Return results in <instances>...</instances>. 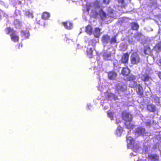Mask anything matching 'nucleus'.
I'll return each mask as SVG.
<instances>
[{
    "instance_id": "f257e3e1",
    "label": "nucleus",
    "mask_w": 161,
    "mask_h": 161,
    "mask_svg": "<svg viewBox=\"0 0 161 161\" xmlns=\"http://www.w3.org/2000/svg\"><path fill=\"white\" fill-rule=\"evenodd\" d=\"M84 10L89 12L91 11V15L96 16L99 14L102 19H104L106 16L105 13L102 10L99 8V3L98 1H96L92 3H87L86 4L85 9Z\"/></svg>"
},
{
    "instance_id": "f03ea898",
    "label": "nucleus",
    "mask_w": 161,
    "mask_h": 161,
    "mask_svg": "<svg viewBox=\"0 0 161 161\" xmlns=\"http://www.w3.org/2000/svg\"><path fill=\"white\" fill-rule=\"evenodd\" d=\"M122 117L123 119L126 121L125 124L126 128L130 130L132 129L134 126V123L131 120V115L125 112L123 113Z\"/></svg>"
},
{
    "instance_id": "7ed1b4c3",
    "label": "nucleus",
    "mask_w": 161,
    "mask_h": 161,
    "mask_svg": "<svg viewBox=\"0 0 161 161\" xmlns=\"http://www.w3.org/2000/svg\"><path fill=\"white\" fill-rule=\"evenodd\" d=\"M6 34L9 35L11 40L14 42H18L19 40V36L16 34V31L13 28L10 27H6L5 29Z\"/></svg>"
},
{
    "instance_id": "20e7f679",
    "label": "nucleus",
    "mask_w": 161,
    "mask_h": 161,
    "mask_svg": "<svg viewBox=\"0 0 161 161\" xmlns=\"http://www.w3.org/2000/svg\"><path fill=\"white\" fill-rule=\"evenodd\" d=\"M127 147L128 148L132 149L135 152H139L141 148L139 147L138 145L135 144L134 145V141L132 137L130 136H127Z\"/></svg>"
},
{
    "instance_id": "39448f33",
    "label": "nucleus",
    "mask_w": 161,
    "mask_h": 161,
    "mask_svg": "<svg viewBox=\"0 0 161 161\" xmlns=\"http://www.w3.org/2000/svg\"><path fill=\"white\" fill-rule=\"evenodd\" d=\"M140 58L136 53H134L131 54L130 57L131 63L133 64H136L139 63Z\"/></svg>"
},
{
    "instance_id": "423d86ee",
    "label": "nucleus",
    "mask_w": 161,
    "mask_h": 161,
    "mask_svg": "<svg viewBox=\"0 0 161 161\" xmlns=\"http://www.w3.org/2000/svg\"><path fill=\"white\" fill-rule=\"evenodd\" d=\"M115 89L116 91L123 92L126 89V86L125 85L122 86L121 85H120L118 83L116 85Z\"/></svg>"
},
{
    "instance_id": "0eeeda50",
    "label": "nucleus",
    "mask_w": 161,
    "mask_h": 161,
    "mask_svg": "<svg viewBox=\"0 0 161 161\" xmlns=\"http://www.w3.org/2000/svg\"><path fill=\"white\" fill-rule=\"evenodd\" d=\"M148 158L152 161H157L159 159V157L156 154H150L148 155Z\"/></svg>"
},
{
    "instance_id": "6e6552de",
    "label": "nucleus",
    "mask_w": 161,
    "mask_h": 161,
    "mask_svg": "<svg viewBox=\"0 0 161 161\" xmlns=\"http://www.w3.org/2000/svg\"><path fill=\"white\" fill-rule=\"evenodd\" d=\"M136 91L140 95H142L143 94V89L142 87L140 85H137L136 86Z\"/></svg>"
},
{
    "instance_id": "1a4fd4ad",
    "label": "nucleus",
    "mask_w": 161,
    "mask_h": 161,
    "mask_svg": "<svg viewBox=\"0 0 161 161\" xmlns=\"http://www.w3.org/2000/svg\"><path fill=\"white\" fill-rule=\"evenodd\" d=\"M145 129L142 127H139L137 128L136 131V133L138 135H143L145 132Z\"/></svg>"
},
{
    "instance_id": "9d476101",
    "label": "nucleus",
    "mask_w": 161,
    "mask_h": 161,
    "mask_svg": "<svg viewBox=\"0 0 161 161\" xmlns=\"http://www.w3.org/2000/svg\"><path fill=\"white\" fill-rule=\"evenodd\" d=\"M104 58L106 60H110L111 59V55L110 52L104 53L103 54Z\"/></svg>"
},
{
    "instance_id": "9b49d317",
    "label": "nucleus",
    "mask_w": 161,
    "mask_h": 161,
    "mask_svg": "<svg viewBox=\"0 0 161 161\" xmlns=\"http://www.w3.org/2000/svg\"><path fill=\"white\" fill-rule=\"evenodd\" d=\"M63 24L65 28L68 30L71 29L73 27L72 24L69 22H64Z\"/></svg>"
},
{
    "instance_id": "f8f14e48",
    "label": "nucleus",
    "mask_w": 161,
    "mask_h": 161,
    "mask_svg": "<svg viewBox=\"0 0 161 161\" xmlns=\"http://www.w3.org/2000/svg\"><path fill=\"white\" fill-rule=\"evenodd\" d=\"M105 95L106 97H108L109 99L110 100L113 99H114V100H116L117 99V97L112 93L108 92L105 93Z\"/></svg>"
},
{
    "instance_id": "ddd939ff",
    "label": "nucleus",
    "mask_w": 161,
    "mask_h": 161,
    "mask_svg": "<svg viewBox=\"0 0 161 161\" xmlns=\"http://www.w3.org/2000/svg\"><path fill=\"white\" fill-rule=\"evenodd\" d=\"M129 56L127 53L124 54L122 56L121 61L123 63H126L128 61Z\"/></svg>"
},
{
    "instance_id": "4468645a",
    "label": "nucleus",
    "mask_w": 161,
    "mask_h": 161,
    "mask_svg": "<svg viewBox=\"0 0 161 161\" xmlns=\"http://www.w3.org/2000/svg\"><path fill=\"white\" fill-rule=\"evenodd\" d=\"M100 29L98 28H95L93 31V34L95 36L98 37L101 35V33L100 32Z\"/></svg>"
},
{
    "instance_id": "2eb2a0df",
    "label": "nucleus",
    "mask_w": 161,
    "mask_h": 161,
    "mask_svg": "<svg viewBox=\"0 0 161 161\" xmlns=\"http://www.w3.org/2000/svg\"><path fill=\"white\" fill-rule=\"evenodd\" d=\"M108 77L110 79L114 80L116 78V74L114 72H111L109 73Z\"/></svg>"
},
{
    "instance_id": "dca6fc26",
    "label": "nucleus",
    "mask_w": 161,
    "mask_h": 161,
    "mask_svg": "<svg viewBox=\"0 0 161 161\" xmlns=\"http://www.w3.org/2000/svg\"><path fill=\"white\" fill-rule=\"evenodd\" d=\"M122 131V128L120 126H118L116 131L115 134L117 136H120L121 135Z\"/></svg>"
},
{
    "instance_id": "f3484780",
    "label": "nucleus",
    "mask_w": 161,
    "mask_h": 161,
    "mask_svg": "<svg viewBox=\"0 0 161 161\" xmlns=\"http://www.w3.org/2000/svg\"><path fill=\"white\" fill-rule=\"evenodd\" d=\"M141 79L144 81L146 82L149 80L150 78L147 74H145L142 75Z\"/></svg>"
},
{
    "instance_id": "a211bd4d",
    "label": "nucleus",
    "mask_w": 161,
    "mask_h": 161,
    "mask_svg": "<svg viewBox=\"0 0 161 161\" xmlns=\"http://www.w3.org/2000/svg\"><path fill=\"white\" fill-rule=\"evenodd\" d=\"M50 16V14L47 12H44L42 14V18L44 19H48Z\"/></svg>"
},
{
    "instance_id": "6ab92c4d",
    "label": "nucleus",
    "mask_w": 161,
    "mask_h": 161,
    "mask_svg": "<svg viewBox=\"0 0 161 161\" xmlns=\"http://www.w3.org/2000/svg\"><path fill=\"white\" fill-rule=\"evenodd\" d=\"M21 36L22 37H24L25 38H27L29 36V33L26 31H20Z\"/></svg>"
},
{
    "instance_id": "aec40b11",
    "label": "nucleus",
    "mask_w": 161,
    "mask_h": 161,
    "mask_svg": "<svg viewBox=\"0 0 161 161\" xmlns=\"http://www.w3.org/2000/svg\"><path fill=\"white\" fill-rule=\"evenodd\" d=\"M86 32L89 35H91L92 33V28L90 25L87 26L85 30Z\"/></svg>"
},
{
    "instance_id": "412c9836",
    "label": "nucleus",
    "mask_w": 161,
    "mask_h": 161,
    "mask_svg": "<svg viewBox=\"0 0 161 161\" xmlns=\"http://www.w3.org/2000/svg\"><path fill=\"white\" fill-rule=\"evenodd\" d=\"M130 72V70L129 69L127 68H124L122 72V73L123 75H127L129 74Z\"/></svg>"
},
{
    "instance_id": "4be33fe9",
    "label": "nucleus",
    "mask_w": 161,
    "mask_h": 161,
    "mask_svg": "<svg viewBox=\"0 0 161 161\" xmlns=\"http://www.w3.org/2000/svg\"><path fill=\"white\" fill-rule=\"evenodd\" d=\"M147 109L151 111H154L155 110V106L152 104L149 105L147 106Z\"/></svg>"
},
{
    "instance_id": "5701e85b",
    "label": "nucleus",
    "mask_w": 161,
    "mask_h": 161,
    "mask_svg": "<svg viewBox=\"0 0 161 161\" xmlns=\"http://www.w3.org/2000/svg\"><path fill=\"white\" fill-rule=\"evenodd\" d=\"M109 39V38L108 36L106 35L103 36L102 37V41L103 43H105L107 42Z\"/></svg>"
},
{
    "instance_id": "b1692460",
    "label": "nucleus",
    "mask_w": 161,
    "mask_h": 161,
    "mask_svg": "<svg viewBox=\"0 0 161 161\" xmlns=\"http://www.w3.org/2000/svg\"><path fill=\"white\" fill-rule=\"evenodd\" d=\"M154 49L157 51H159L161 50V42L157 44L154 47Z\"/></svg>"
},
{
    "instance_id": "393cba45",
    "label": "nucleus",
    "mask_w": 161,
    "mask_h": 161,
    "mask_svg": "<svg viewBox=\"0 0 161 161\" xmlns=\"http://www.w3.org/2000/svg\"><path fill=\"white\" fill-rule=\"evenodd\" d=\"M92 50L91 48H88L87 49V53L89 57L91 58L92 57Z\"/></svg>"
},
{
    "instance_id": "a878e982",
    "label": "nucleus",
    "mask_w": 161,
    "mask_h": 161,
    "mask_svg": "<svg viewBox=\"0 0 161 161\" xmlns=\"http://www.w3.org/2000/svg\"><path fill=\"white\" fill-rule=\"evenodd\" d=\"M137 85L136 83L134 81H130L129 85L130 87H136Z\"/></svg>"
},
{
    "instance_id": "bb28decb",
    "label": "nucleus",
    "mask_w": 161,
    "mask_h": 161,
    "mask_svg": "<svg viewBox=\"0 0 161 161\" xmlns=\"http://www.w3.org/2000/svg\"><path fill=\"white\" fill-rule=\"evenodd\" d=\"M138 25L136 23H132L131 24V27L133 30H136L138 28Z\"/></svg>"
},
{
    "instance_id": "cd10ccee",
    "label": "nucleus",
    "mask_w": 161,
    "mask_h": 161,
    "mask_svg": "<svg viewBox=\"0 0 161 161\" xmlns=\"http://www.w3.org/2000/svg\"><path fill=\"white\" fill-rule=\"evenodd\" d=\"M108 117L110 118L111 120H112L113 119L114 114L112 113L111 111H109L108 113Z\"/></svg>"
},
{
    "instance_id": "c85d7f7f",
    "label": "nucleus",
    "mask_w": 161,
    "mask_h": 161,
    "mask_svg": "<svg viewBox=\"0 0 161 161\" xmlns=\"http://www.w3.org/2000/svg\"><path fill=\"white\" fill-rule=\"evenodd\" d=\"M128 80L130 81H134L136 79L135 77L133 75H130L128 77Z\"/></svg>"
},
{
    "instance_id": "c756f323",
    "label": "nucleus",
    "mask_w": 161,
    "mask_h": 161,
    "mask_svg": "<svg viewBox=\"0 0 161 161\" xmlns=\"http://www.w3.org/2000/svg\"><path fill=\"white\" fill-rule=\"evenodd\" d=\"M148 147L147 146H144V147L143 148L142 152H146L147 151Z\"/></svg>"
},
{
    "instance_id": "7c9ffc66",
    "label": "nucleus",
    "mask_w": 161,
    "mask_h": 161,
    "mask_svg": "<svg viewBox=\"0 0 161 161\" xmlns=\"http://www.w3.org/2000/svg\"><path fill=\"white\" fill-rule=\"evenodd\" d=\"M101 2L105 4H108L109 2V0H100Z\"/></svg>"
},
{
    "instance_id": "2f4dec72",
    "label": "nucleus",
    "mask_w": 161,
    "mask_h": 161,
    "mask_svg": "<svg viewBox=\"0 0 161 161\" xmlns=\"http://www.w3.org/2000/svg\"><path fill=\"white\" fill-rule=\"evenodd\" d=\"M116 42L115 38L114 37L113 38L111 39L110 42L111 43H114Z\"/></svg>"
},
{
    "instance_id": "473e14b6",
    "label": "nucleus",
    "mask_w": 161,
    "mask_h": 161,
    "mask_svg": "<svg viewBox=\"0 0 161 161\" xmlns=\"http://www.w3.org/2000/svg\"><path fill=\"white\" fill-rule=\"evenodd\" d=\"M155 102L157 103H159V98L158 97H156L155 98Z\"/></svg>"
},
{
    "instance_id": "72a5a7b5",
    "label": "nucleus",
    "mask_w": 161,
    "mask_h": 161,
    "mask_svg": "<svg viewBox=\"0 0 161 161\" xmlns=\"http://www.w3.org/2000/svg\"><path fill=\"white\" fill-rule=\"evenodd\" d=\"M118 2L119 3H121L120 6L121 7L123 6V3L124 2L123 0H118Z\"/></svg>"
},
{
    "instance_id": "f704fd0d",
    "label": "nucleus",
    "mask_w": 161,
    "mask_h": 161,
    "mask_svg": "<svg viewBox=\"0 0 161 161\" xmlns=\"http://www.w3.org/2000/svg\"><path fill=\"white\" fill-rule=\"evenodd\" d=\"M158 75L159 78L161 79V72H159Z\"/></svg>"
},
{
    "instance_id": "c9c22d12",
    "label": "nucleus",
    "mask_w": 161,
    "mask_h": 161,
    "mask_svg": "<svg viewBox=\"0 0 161 161\" xmlns=\"http://www.w3.org/2000/svg\"><path fill=\"white\" fill-rule=\"evenodd\" d=\"M158 64L161 65V59L159 60L158 61Z\"/></svg>"
},
{
    "instance_id": "e433bc0d",
    "label": "nucleus",
    "mask_w": 161,
    "mask_h": 161,
    "mask_svg": "<svg viewBox=\"0 0 161 161\" xmlns=\"http://www.w3.org/2000/svg\"><path fill=\"white\" fill-rule=\"evenodd\" d=\"M150 124H151V122H147V125L148 126L150 125Z\"/></svg>"
},
{
    "instance_id": "4c0bfd02",
    "label": "nucleus",
    "mask_w": 161,
    "mask_h": 161,
    "mask_svg": "<svg viewBox=\"0 0 161 161\" xmlns=\"http://www.w3.org/2000/svg\"><path fill=\"white\" fill-rule=\"evenodd\" d=\"M1 11L0 10V19L1 18Z\"/></svg>"
},
{
    "instance_id": "58836bf2",
    "label": "nucleus",
    "mask_w": 161,
    "mask_h": 161,
    "mask_svg": "<svg viewBox=\"0 0 161 161\" xmlns=\"http://www.w3.org/2000/svg\"><path fill=\"white\" fill-rule=\"evenodd\" d=\"M130 154V155H136V154H134L133 153H131Z\"/></svg>"
},
{
    "instance_id": "ea45409f",
    "label": "nucleus",
    "mask_w": 161,
    "mask_h": 161,
    "mask_svg": "<svg viewBox=\"0 0 161 161\" xmlns=\"http://www.w3.org/2000/svg\"><path fill=\"white\" fill-rule=\"evenodd\" d=\"M144 53L146 54H147L146 51V50H144Z\"/></svg>"
},
{
    "instance_id": "a19ab883",
    "label": "nucleus",
    "mask_w": 161,
    "mask_h": 161,
    "mask_svg": "<svg viewBox=\"0 0 161 161\" xmlns=\"http://www.w3.org/2000/svg\"><path fill=\"white\" fill-rule=\"evenodd\" d=\"M137 40H138V37H137Z\"/></svg>"
},
{
    "instance_id": "79ce46f5",
    "label": "nucleus",
    "mask_w": 161,
    "mask_h": 161,
    "mask_svg": "<svg viewBox=\"0 0 161 161\" xmlns=\"http://www.w3.org/2000/svg\"><path fill=\"white\" fill-rule=\"evenodd\" d=\"M99 90H101V91H102L100 89H99Z\"/></svg>"
}]
</instances>
